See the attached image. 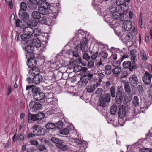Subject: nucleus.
Segmentation results:
<instances>
[{
  "label": "nucleus",
  "mask_w": 152,
  "mask_h": 152,
  "mask_svg": "<svg viewBox=\"0 0 152 152\" xmlns=\"http://www.w3.org/2000/svg\"><path fill=\"white\" fill-rule=\"evenodd\" d=\"M23 33L28 34H31L32 37V44L36 46L37 43H38V29L36 28L33 29L31 27L29 26H27L23 25Z\"/></svg>",
  "instance_id": "nucleus-1"
},
{
  "label": "nucleus",
  "mask_w": 152,
  "mask_h": 152,
  "mask_svg": "<svg viewBox=\"0 0 152 152\" xmlns=\"http://www.w3.org/2000/svg\"><path fill=\"white\" fill-rule=\"evenodd\" d=\"M44 0H39V13L48 15L49 14L48 10L50 8V5Z\"/></svg>",
  "instance_id": "nucleus-2"
},
{
  "label": "nucleus",
  "mask_w": 152,
  "mask_h": 152,
  "mask_svg": "<svg viewBox=\"0 0 152 152\" xmlns=\"http://www.w3.org/2000/svg\"><path fill=\"white\" fill-rule=\"evenodd\" d=\"M36 45L37 46L34 45L32 42L31 45H29L26 47L25 50L27 52L26 54V58H27V57L29 56H35L34 55L35 48L37 50L38 43H37Z\"/></svg>",
  "instance_id": "nucleus-3"
},
{
  "label": "nucleus",
  "mask_w": 152,
  "mask_h": 152,
  "mask_svg": "<svg viewBox=\"0 0 152 152\" xmlns=\"http://www.w3.org/2000/svg\"><path fill=\"white\" fill-rule=\"evenodd\" d=\"M130 1V0H116V3L118 6L119 10H127L128 8L127 3Z\"/></svg>",
  "instance_id": "nucleus-4"
},
{
  "label": "nucleus",
  "mask_w": 152,
  "mask_h": 152,
  "mask_svg": "<svg viewBox=\"0 0 152 152\" xmlns=\"http://www.w3.org/2000/svg\"><path fill=\"white\" fill-rule=\"evenodd\" d=\"M88 43L87 39L86 37H84L83 38L80 43L77 44V45L79 46L80 49L83 53L84 52H87L88 50Z\"/></svg>",
  "instance_id": "nucleus-5"
},
{
  "label": "nucleus",
  "mask_w": 152,
  "mask_h": 152,
  "mask_svg": "<svg viewBox=\"0 0 152 152\" xmlns=\"http://www.w3.org/2000/svg\"><path fill=\"white\" fill-rule=\"evenodd\" d=\"M34 101H31L29 105L31 110L33 112L35 113L38 110V97L37 95H34Z\"/></svg>",
  "instance_id": "nucleus-6"
},
{
  "label": "nucleus",
  "mask_w": 152,
  "mask_h": 152,
  "mask_svg": "<svg viewBox=\"0 0 152 152\" xmlns=\"http://www.w3.org/2000/svg\"><path fill=\"white\" fill-rule=\"evenodd\" d=\"M37 56L36 57L34 56H29L26 58L28 59L27 65L28 67L32 68V67H35L37 64Z\"/></svg>",
  "instance_id": "nucleus-7"
},
{
  "label": "nucleus",
  "mask_w": 152,
  "mask_h": 152,
  "mask_svg": "<svg viewBox=\"0 0 152 152\" xmlns=\"http://www.w3.org/2000/svg\"><path fill=\"white\" fill-rule=\"evenodd\" d=\"M47 35V34H45V33L41 32L40 31H39V48H40L39 49L40 50V53H42L45 49V48H44L43 46H41L42 44L41 43L40 39H42V37H43L44 39L43 40H42V42H45L46 41V36L45 35Z\"/></svg>",
  "instance_id": "nucleus-8"
},
{
  "label": "nucleus",
  "mask_w": 152,
  "mask_h": 152,
  "mask_svg": "<svg viewBox=\"0 0 152 152\" xmlns=\"http://www.w3.org/2000/svg\"><path fill=\"white\" fill-rule=\"evenodd\" d=\"M129 83L132 88H136L138 84L137 77L133 74L130 77L129 80Z\"/></svg>",
  "instance_id": "nucleus-9"
},
{
  "label": "nucleus",
  "mask_w": 152,
  "mask_h": 152,
  "mask_svg": "<svg viewBox=\"0 0 152 152\" xmlns=\"http://www.w3.org/2000/svg\"><path fill=\"white\" fill-rule=\"evenodd\" d=\"M39 14V23L40 24H46L49 26L52 25L53 23L51 22H48V21L47 19L45 16H44L43 15H42V14Z\"/></svg>",
  "instance_id": "nucleus-10"
},
{
  "label": "nucleus",
  "mask_w": 152,
  "mask_h": 152,
  "mask_svg": "<svg viewBox=\"0 0 152 152\" xmlns=\"http://www.w3.org/2000/svg\"><path fill=\"white\" fill-rule=\"evenodd\" d=\"M134 63L133 64L132 63L129 61H126L124 62L123 63V66L124 68H129L130 71H132L133 70L134 68H136V66L135 65Z\"/></svg>",
  "instance_id": "nucleus-11"
},
{
  "label": "nucleus",
  "mask_w": 152,
  "mask_h": 152,
  "mask_svg": "<svg viewBox=\"0 0 152 152\" xmlns=\"http://www.w3.org/2000/svg\"><path fill=\"white\" fill-rule=\"evenodd\" d=\"M152 75L148 72H145L142 77V80L144 83L146 85L149 84L151 82V78Z\"/></svg>",
  "instance_id": "nucleus-12"
},
{
  "label": "nucleus",
  "mask_w": 152,
  "mask_h": 152,
  "mask_svg": "<svg viewBox=\"0 0 152 152\" xmlns=\"http://www.w3.org/2000/svg\"><path fill=\"white\" fill-rule=\"evenodd\" d=\"M20 38L25 43H28L30 42L31 40L32 39V37L31 34H28L23 33L20 36Z\"/></svg>",
  "instance_id": "nucleus-13"
},
{
  "label": "nucleus",
  "mask_w": 152,
  "mask_h": 152,
  "mask_svg": "<svg viewBox=\"0 0 152 152\" xmlns=\"http://www.w3.org/2000/svg\"><path fill=\"white\" fill-rule=\"evenodd\" d=\"M115 97L116 104L120 105L123 99V92H116Z\"/></svg>",
  "instance_id": "nucleus-14"
},
{
  "label": "nucleus",
  "mask_w": 152,
  "mask_h": 152,
  "mask_svg": "<svg viewBox=\"0 0 152 152\" xmlns=\"http://www.w3.org/2000/svg\"><path fill=\"white\" fill-rule=\"evenodd\" d=\"M122 27L125 31H129L132 27V22L130 20L124 21Z\"/></svg>",
  "instance_id": "nucleus-15"
},
{
  "label": "nucleus",
  "mask_w": 152,
  "mask_h": 152,
  "mask_svg": "<svg viewBox=\"0 0 152 152\" xmlns=\"http://www.w3.org/2000/svg\"><path fill=\"white\" fill-rule=\"evenodd\" d=\"M18 15L20 18L24 20L29 19V15L27 12H22L21 10H19Z\"/></svg>",
  "instance_id": "nucleus-16"
},
{
  "label": "nucleus",
  "mask_w": 152,
  "mask_h": 152,
  "mask_svg": "<svg viewBox=\"0 0 152 152\" xmlns=\"http://www.w3.org/2000/svg\"><path fill=\"white\" fill-rule=\"evenodd\" d=\"M127 111L125 110V107L124 106H122L120 107L118 112V116L121 119L124 118L126 116V115L127 113Z\"/></svg>",
  "instance_id": "nucleus-17"
},
{
  "label": "nucleus",
  "mask_w": 152,
  "mask_h": 152,
  "mask_svg": "<svg viewBox=\"0 0 152 152\" xmlns=\"http://www.w3.org/2000/svg\"><path fill=\"white\" fill-rule=\"evenodd\" d=\"M38 125H36L34 127H33V133H29L27 136V137L28 139H29L31 137H35V136H38Z\"/></svg>",
  "instance_id": "nucleus-18"
},
{
  "label": "nucleus",
  "mask_w": 152,
  "mask_h": 152,
  "mask_svg": "<svg viewBox=\"0 0 152 152\" xmlns=\"http://www.w3.org/2000/svg\"><path fill=\"white\" fill-rule=\"evenodd\" d=\"M32 88V92L34 94L33 95H37L38 93V87L35 85H32L30 86H27L26 87V90H27L28 89Z\"/></svg>",
  "instance_id": "nucleus-19"
},
{
  "label": "nucleus",
  "mask_w": 152,
  "mask_h": 152,
  "mask_svg": "<svg viewBox=\"0 0 152 152\" xmlns=\"http://www.w3.org/2000/svg\"><path fill=\"white\" fill-rule=\"evenodd\" d=\"M38 114H33L29 113L28 115V120L29 122L31 120L33 121H34L38 120Z\"/></svg>",
  "instance_id": "nucleus-20"
},
{
  "label": "nucleus",
  "mask_w": 152,
  "mask_h": 152,
  "mask_svg": "<svg viewBox=\"0 0 152 152\" xmlns=\"http://www.w3.org/2000/svg\"><path fill=\"white\" fill-rule=\"evenodd\" d=\"M88 81V80L84 76L80 78V80L78 82L81 85V86L83 87L86 86Z\"/></svg>",
  "instance_id": "nucleus-21"
},
{
  "label": "nucleus",
  "mask_w": 152,
  "mask_h": 152,
  "mask_svg": "<svg viewBox=\"0 0 152 152\" xmlns=\"http://www.w3.org/2000/svg\"><path fill=\"white\" fill-rule=\"evenodd\" d=\"M125 91L127 93L129 94L131 93V87L128 81H123Z\"/></svg>",
  "instance_id": "nucleus-22"
},
{
  "label": "nucleus",
  "mask_w": 152,
  "mask_h": 152,
  "mask_svg": "<svg viewBox=\"0 0 152 152\" xmlns=\"http://www.w3.org/2000/svg\"><path fill=\"white\" fill-rule=\"evenodd\" d=\"M71 130V128L70 126H67L66 128L60 130L59 133L60 134L63 135H67L69 132V131Z\"/></svg>",
  "instance_id": "nucleus-23"
},
{
  "label": "nucleus",
  "mask_w": 152,
  "mask_h": 152,
  "mask_svg": "<svg viewBox=\"0 0 152 152\" xmlns=\"http://www.w3.org/2000/svg\"><path fill=\"white\" fill-rule=\"evenodd\" d=\"M81 50L79 48V46L76 45L75 47V50L73 52V56L75 58L79 57V54Z\"/></svg>",
  "instance_id": "nucleus-24"
},
{
  "label": "nucleus",
  "mask_w": 152,
  "mask_h": 152,
  "mask_svg": "<svg viewBox=\"0 0 152 152\" xmlns=\"http://www.w3.org/2000/svg\"><path fill=\"white\" fill-rule=\"evenodd\" d=\"M122 12H121L120 20L123 21H124V19L128 17V15L127 10H121Z\"/></svg>",
  "instance_id": "nucleus-25"
},
{
  "label": "nucleus",
  "mask_w": 152,
  "mask_h": 152,
  "mask_svg": "<svg viewBox=\"0 0 152 152\" xmlns=\"http://www.w3.org/2000/svg\"><path fill=\"white\" fill-rule=\"evenodd\" d=\"M122 71L121 68L117 66L112 70V72L115 76H118Z\"/></svg>",
  "instance_id": "nucleus-26"
},
{
  "label": "nucleus",
  "mask_w": 152,
  "mask_h": 152,
  "mask_svg": "<svg viewBox=\"0 0 152 152\" xmlns=\"http://www.w3.org/2000/svg\"><path fill=\"white\" fill-rule=\"evenodd\" d=\"M99 106L103 107H106L107 105V102H106L103 96H100L99 99Z\"/></svg>",
  "instance_id": "nucleus-27"
},
{
  "label": "nucleus",
  "mask_w": 152,
  "mask_h": 152,
  "mask_svg": "<svg viewBox=\"0 0 152 152\" xmlns=\"http://www.w3.org/2000/svg\"><path fill=\"white\" fill-rule=\"evenodd\" d=\"M96 85L94 84H91L87 86L86 88V91L89 93H92L95 90Z\"/></svg>",
  "instance_id": "nucleus-28"
},
{
  "label": "nucleus",
  "mask_w": 152,
  "mask_h": 152,
  "mask_svg": "<svg viewBox=\"0 0 152 152\" xmlns=\"http://www.w3.org/2000/svg\"><path fill=\"white\" fill-rule=\"evenodd\" d=\"M110 113L112 115H115L117 111V106L116 104L112 105L110 109Z\"/></svg>",
  "instance_id": "nucleus-29"
},
{
  "label": "nucleus",
  "mask_w": 152,
  "mask_h": 152,
  "mask_svg": "<svg viewBox=\"0 0 152 152\" xmlns=\"http://www.w3.org/2000/svg\"><path fill=\"white\" fill-rule=\"evenodd\" d=\"M32 4L31 7L32 9L36 10L38 6V2L37 0H28Z\"/></svg>",
  "instance_id": "nucleus-30"
},
{
  "label": "nucleus",
  "mask_w": 152,
  "mask_h": 152,
  "mask_svg": "<svg viewBox=\"0 0 152 152\" xmlns=\"http://www.w3.org/2000/svg\"><path fill=\"white\" fill-rule=\"evenodd\" d=\"M112 16L114 20L120 19L121 13H120L117 11H115L112 12L111 11Z\"/></svg>",
  "instance_id": "nucleus-31"
},
{
  "label": "nucleus",
  "mask_w": 152,
  "mask_h": 152,
  "mask_svg": "<svg viewBox=\"0 0 152 152\" xmlns=\"http://www.w3.org/2000/svg\"><path fill=\"white\" fill-rule=\"evenodd\" d=\"M132 104L133 106L134 107H138L139 105V99L137 96H134L132 101Z\"/></svg>",
  "instance_id": "nucleus-32"
},
{
  "label": "nucleus",
  "mask_w": 152,
  "mask_h": 152,
  "mask_svg": "<svg viewBox=\"0 0 152 152\" xmlns=\"http://www.w3.org/2000/svg\"><path fill=\"white\" fill-rule=\"evenodd\" d=\"M110 95L112 98H114L116 94V88L114 86H112L110 88Z\"/></svg>",
  "instance_id": "nucleus-33"
},
{
  "label": "nucleus",
  "mask_w": 152,
  "mask_h": 152,
  "mask_svg": "<svg viewBox=\"0 0 152 152\" xmlns=\"http://www.w3.org/2000/svg\"><path fill=\"white\" fill-rule=\"evenodd\" d=\"M38 20H31L28 21L27 23V26H31L35 27L37 26L38 24Z\"/></svg>",
  "instance_id": "nucleus-34"
},
{
  "label": "nucleus",
  "mask_w": 152,
  "mask_h": 152,
  "mask_svg": "<svg viewBox=\"0 0 152 152\" xmlns=\"http://www.w3.org/2000/svg\"><path fill=\"white\" fill-rule=\"evenodd\" d=\"M104 20L108 23H111L113 21V18L110 15L107 14L104 16Z\"/></svg>",
  "instance_id": "nucleus-35"
},
{
  "label": "nucleus",
  "mask_w": 152,
  "mask_h": 152,
  "mask_svg": "<svg viewBox=\"0 0 152 152\" xmlns=\"http://www.w3.org/2000/svg\"><path fill=\"white\" fill-rule=\"evenodd\" d=\"M112 69V66L110 65H106L104 67L105 73L107 75H110L112 72L111 69Z\"/></svg>",
  "instance_id": "nucleus-36"
},
{
  "label": "nucleus",
  "mask_w": 152,
  "mask_h": 152,
  "mask_svg": "<svg viewBox=\"0 0 152 152\" xmlns=\"http://www.w3.org/2000/svg\"><path fill=\"white\" fill-rule=\"evenodd\" d=\"M51 141L53 142L56 144V146L57 147L58 144L59 145L62 142L63 140L60 139L55 137H52L51 139Z\"/></svg>",
  "instance_id": "nucleus-37"
},
{
  "label": "nucleus",
  "mask_w": 152,
  "mask_h": 152,
  "mask_svg": "<svg viewBox=\"0 0 152 152\" xmlns=\"http://www.w3.org/2000/svg\"><path fill=\"white\" fill-rule=\"evenodd\" d=\"M53 74L56 79H59L61 78V76L62 73L61 72L57 70H56L54 72Z\"/></svg>",
  "instance_id": "nucleus-38"
},
{
  "label": "nucleus",
  "mask_w": 152,
  "mask_h": 152,
  "mask_svg": "<svg viewBox=\"0 0 152 152\" xmlns=\"http://www.w3.org/2000/svg\"><path fill=\"white\" fill-rule=\"evenodd\" d=\"M38 66L36 67H32V69L30 71V73L33 74L34 75H38Z\"/></svg>",
  "instance_id": "nucleus-39"
},
{
  "label": "nucleus",
  "mask_w": 152,
  "mask_h": 152,
  "mask_svg": "<svg viewBox=\"0 0 152 152\" xmlns=\"http://www.w3.org/2000/svg\"><path fill=\"white\" fill-rule=\"evenodd\" d=\"M39 101L40 102L43 103L45 102L44 99L45 95L42 92H40L39 93Z\"/></svg>",
  "instance_id": "nucleus-40"
},
{
  "label": "nucleus",
  "mask_w": 152,
  "mask_h": 152,
  "mask_svg": "<svg viewBox=\"0 0 152 152\" xmlns=\"http://www.w3.org/2000/svg\"><path fill=\"white\" fill-rule=\"evenodd\" d=\"M63 141L62 143L60 144L59 145L58 144L57 147L64 151H66L68 148V147L66 145L63 144Z\"/></svg>",
  "instance_id": "nucleus-41"
},
{
  "label": "nucleus",
  "mask_w": 152,
  "mask_h": 152,
  "mask_svg": "<svg viewBox=\"0 0 152 152\" xmlns=\"http://www.w3.org/2000/svg\"><path fill=\"white\" fill-rule=\"evenodd\" d=\"M135 51L134 50H132L130 52L131 55V61L133 64L135 62V60L136 57V55L135 54Z\"/></svg>",
  "instance_id": "nucleus-42"
},
{
  "label": "nucleus",
  "mask_w": 152,
  "mask_h": 152,
  "mask_svg": "<svg viewBox=\"0 0 152 152\" xmlns=\"http://www.w3.org/2000/svg\"><path fill=\"white\" fill-rule=\"evenodd\" d=\"M140 56L141 58V59L145 61L148 59V58L145 52L143 50H141L140 52Z\"/></svg>",
  "instance_id": "nucleus-43"
},
{
  "label": "nucleus",
  "mask_w": 152,
  "mask_h": 152,
  "mask_svg": "<svg viewBox=\"0 0 152 152\" xmlns=\"http://www.w3.org/2000/svg\"><path fill=\"white\" fill-rule=\"evenodd\" d=\"M45 61V57L42 54L39 56V64L40 65L43 64Z\"/></svg>",
  "instance_id": "nucleus-44"
},
{
  "label": "nucleus",
  "mask_w": 152,
  "mask_h": 152,
  "mask_svg": "<svg viewBox=\"0 0 152 152\" xmlns=\"http://www.w3.org/2000/svg\"><path fill=\"white\" fill-rule=\"evenodd\" d=\"M111 95L109 93H107L105 94L104 96H103L106 102L107 103H109L111 101Z\"/></svg>",
  "instance_id": "nucleus-45"
},
{
  "label": "nucleus",
  "mask_w": 152,
  "mask_h": 152,
  "mask_svg": "<svg viewBox=\"0 0 152 152\" xmlns=\"http://www.w3.org/2000/svg\"><path fill=\"white\" fill-rule=\"evenodd\" d=\"M20 10H21V11L22 10L24 11H25L26 10L27 8V7L26 4L24 2H21L20 4Z\"/></svg>",
  "instance_id": "nucleus-46"
},
{
  "label": "nucleus",
  "mask_w": 152,
  "mask_h": 152,
  "mask_svg": "<svg viewBox=\"0 0 152 152\" xmlns=\"http://www.w3.org/2000/svg\"><path fill=\"white\" fill-rule=\"evenodd\" d=\"M46 128L48 129H52L55 128V124L52 123H48L46 125Z\"/></svg>",
  "instance_id": "nucleus-47"
},
{
  "label": "nucleus",
  "mask_w": 152,
  "mask_h": 152,
  "mask_svg": "<svg viewBox=\"0 0 152 152\" xmlns=\"http://www.w3.org/2000/svg\"><path fill=\"white\" fill-rule=\"evenodd\" d=\"M124 38L128 42H132L133 40V36L132 35L129 34H126Z\"/></svg>",
  "instance_id": "nucleus-48"
},
{
  "label": "nucleus",
  "mask_w": 152,
  "mask_h": 152,
  "mask_svg": "<svg viewBox=\"0 0 152 152\" xmlns=\"http://www.w3.org/2000/svg\"><path fill=\"white\" fill-rule=\"evenodd\" d=\"M15 23L16 26L18 27H20L21 28H23V26L21 20H19L18 18L15 21Z\"/></svg>",
  "instance_id": "nucleus-49"
},
{
  "label": "nucleus",
  "mask_w": 152,
  "mask_h": 152,
  "mask_svg": "<svg viewBox=\"0 0 152 152\" xmlns=\"http://www.w3.org/2000/svg\"><path fill=\"white\" fill-rule=\"evenodd\" d=\"M134 115L132 113H129V115L127 116V117L126 118V120H129L134 118V117L137 115V113H135L134 112Z\"/></svg>",
  "instance_id": "nucleus-50"
},
{
  "label": "nucleus",
  "mask_w": 152,
  "mask_h": 152,
  "mask_svg": "<svg viewBox=\"0 0 152 152\" xmlns=\"http://www.w3.org/2000/svg\"><path fill=\"white\" fill-rule=\"evenodd\" d=\"M32 17L34 19L38 20V12L34 11L32 13Z\"/></svg>",
  "instance_id": "nucleus-51"
},
{
  "label": "nucleus",
  "mask_w": 152,
  "mask_h": 152,
  "mask_svg": "<svg viewBox=\"0 0 152 152\" xmlns=\"http://www.w3.org/2000/svg\"><path fill=\"white\" fill-rule=\"evenodd\" d=\"M63 126V123L61 121L58 122L56 124H55V128L58 129H60L62 128Z\"/></svg>",
  "instance_id": "nucleus-52"
},
{
  "label": "nucleus",
  "mask_w": 152,
  "mask_h": 152,
  "mask_svg": "<svg viewBox=\"0 0 152 152\" xmlns=\"http://www.w3.org/2000/svg\"><path fill=\"white\" fill-rule=\"evenodd\" d=\"M45 133V129L39 127V136H43Z\"/></svg>",
  "instance_id": "nucleus-53"
},
{
  "label": "nucleus",
  "mask_w": 152,
  "mask_h": 152,
  "mask_svg": "<svg viewBox=\"0 0 152 152\" xmlns=\"http://www.w3.org/2000/svg\"><path fill=\"white\" fill-rule=\"evenodd\" d=\"M91 57L88 55V53H85L83 56V58L87 61H88L90 59Z\"/></svg>",
  "instance_id": "nucleus-54"
},
{
  "label": "nucleus",
  "mask_w": 152,
  "mask_h": 152,
  "mask_svg": "<svg viewBox=\"0 0 152 152\" xmlns=\"http://www.w3.org/2000/svg\"><path fill=\"white\" fill-rule=\"evenodd\" d=\"M82 69V67L80 66H75L74 68V70L76 72H78Z\"/></svg>",
  "instance_id": "nucleus-55"
},
{
  "label": "nucleus",
  "mask_w": 152,
  "mask_h": 152,
  "mask_svg": "<svg viewBox=\"0 0 152 152\" xmlns=\"http://www.w3.org/2000/svg\"><path fill=\"white\" fill-rule=\"evenodd\" d=\"M45 116L44 113L41 112L39 113V121L41 120L44 118Z\"/></svg>",
  "instance_id": "nucleus-56"
},
{
  "label": "nucleus",
  "mask_w": 152,
  "mask_h": 152,
  "mask_svg": "<svg viewBox=\"0 0 152 152\" xmlns=\"http://www.w3.org/2000/svg\"><path fill=\"white\" fill-rule=\"evenodd\" d=\"M124 100L126 102L129 103L131 101V98L129 95L126 96L124 97Z\"/></svg>",
  "instance_id": "nucleus-57"
},
{
  "label": "nucleus",
  "mask_w": 152,
  "mask_h": 152,
  "mask_svg": "<svg viewBox=\"0 0 152 152\" xmlns=\"http://www.w3.org/2000/svg\"><path fill=\"white\" fill-rule=\"evenodd\" d=\"M100 54L101 57L104 58H106L108 55L107 53L105 52H102Z\"/></svg>",
  "instance_id": "nucleus-58"
},
{
  "label": "nucleus",
  "mask_w": 152,
  "mask_h": 152,
  "mask_svg": "<svg viewBox=\"0 0 152 152\" xmlns=\"http://www.w3.org/2000/svg\"><path fill=\"white\" fill-rule=\"evenodd\" d=\"M74 142L77 145H80L82 144V141L78 139H74Z\"/></svg>",
  "instance_id": "nucleus-59"
},
{
  "label": "nucleus",
  "mask_w": 152,
  "mask_h": 152,
  "mask_svg": "<svg viewBox=\"0 0 152 152\" xmlns=\"http://www.w3.org/2000/svg\"><path fill=\"white\" fill-rule=\"evenodd\" d=\"M122 106H124V107H125V110L127 111H128V109H129V104L128 103L126 102L125 104L124 105H123Z\"/></svg>",
  "instance_id": "nucleus-60"
},
{
  "label": "nucleus",
  "mask_w": 152,
  "mask_h": 152,
  "mask_svg": "<svg viewBox=\"0 0 152 152\" xmlns=\"http://www.w3.org/2000/svg\"><path fill=\"white\" fill-rule=\"evenodd\" d=\"M37 75H34L33 79V83H34L37 84L38 83V80L37 79H38V77H37Z\"/></svg>",
  "instance_id": "nucleus-61"
},
{
  "label": "nucleus",
  "mask_w": 152,
  "mask_h": 152,
  "mask_svg": "<svg viewBox=\"0 0 152 152\" xmlns=\"http://www.w3.org/2000/svg\"><path fill=\"white\" fill-rule=\"evenodd\" d=\"M98 54V53L97 52L94 53L91 56V59L93 60L96 59L97 56Z\"/></svg>",
  "instance_id": "nucleus-62"
},
{
  "label": "nucleus",
  "mask_w": 152,
  "mask_h": 152,
  "mask_svg": "<svg viewBox=\"0 0 152 152\" xmlns=\"http://www.w3.org/2000/svg\"><path fill=\"white\" fill-rule=\"evenodd\" d=\"M142 152H152V149L144 148L141 150Z\"/></svg>",
  "instance_id": "nucleus-63"
},
{
  "label": "nucleus",
  "mask_w": 152,
  "mask_h": 152,
  "mask_svg": "<svg viewBox=\"0 0 152 152\" xmlns=\"http://www.w3.org/2000/svg\"><path fill=\"white\" fill-rule=\"evenodd\" d=\"M46 148L43 145H39V150L40 151H42L45 150Z\"/></svg>",
  "instance_id": "nucleus-64"
}]
</instances>
